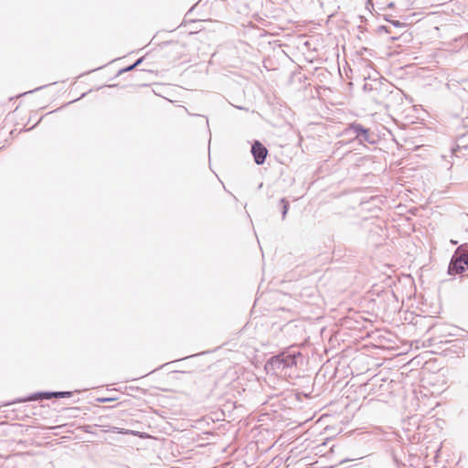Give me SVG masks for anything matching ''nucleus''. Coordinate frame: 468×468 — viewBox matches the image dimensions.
I'll return each mask as SVG.
<instances>
[{"label":"nucleus","mask_w":468,"mask_h":468,"mask_svg":"<svg viewBox=\"0 0 468 468\" xmlns=\"http://www.w3.org/2000/svg\"><path fill=\"white\" fill-rule=\"evenodd\" d=\"M251 153L254 156L255 162L258 165L264 163L268 151L266 147L260 142L256 141L251 147Z\"/></svg>","instance_id":"f03ea898"},{"label":"nucleus","mask_w":468,"mask_h":468,"mask_svg":"<svg viewBox=\"0 0 468 468\" xmlns=\"http://www.w3.org/2000/svg\"><path fill=\"white\" fill-rule=\"evenodd\" d=\"M468 270V255L457 251L451 261L449 273L452 275L460 274Z\"/></svg>","instance_id":"f257e3e1"},{"label":"nucleus","mask_w":468,"mask_h":468,"mask_svg":"<svg viewBox=\"0 0 468 468\" xmlns=\"http://www.w3.org/2000/svg\"><path fill=\"white\" fill-rule=\"evenodd\" d=\"M54 395H55L56 397H58V396H61V397H63V396H64V393H56V394H54Z\"/></svg>","instance_id":"20e7f679"},{"label":"nucleus","mask_w":468,"mask_h":468,"mask_svg":"<svg viewBox=\"0 0 468 468\" xmlns=\"http://www.w3.org/2000/svg\"><path fill=\"white\" fill-rule=\"evenodd\" d=\"M115 399H116L112 398V397H101V398L97 399V401L101 402V403H105V402L114 401Z\"/></svg>","instance_id":"7ed1b4c3"}]
</instances>
